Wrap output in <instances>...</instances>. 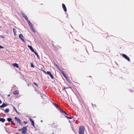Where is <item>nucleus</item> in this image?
I'll use <instances>...</instances> for the list:
<instances>
[{"label": "nucleus", "instance_id": "15", "mask_svg": "<svg viewBox=\"0 0 134 134\" xmlns=\"http://www.w3.org/2000/svg\"><path fill=\"white\" fill-rule=\"evenodd\" d=\"M30 27L31 28V30H32V31L33 32H35V31L33 27L32 26V25L30 26Z\"/></svg>", "mask_w": 134, "mask_h": 134}, {"label": "nucleus", "instance_id": "33", "mask_svg": "<svg viewBox=\"0 0 134 134\" xmlns=\"http://www.w3.org/2000/svg\"><path fill=\"white\" fill-rule=\"evenodd\" d=\"M54 104L55 106H57V105H56L55 103H54Z\"/></svg>", "mask_w": 134, "mask_h": 134}, {"label": "nucleus", "instance_id": "23", "mask_svg": "<svg viewBox=\"0 0 134 134\" xmlns=\"http://www.w3.org/2000/svg\"><path fill=\"white\" fill-rule=\"evenodd\" d=\"M31 67H32V68H34V65L32 63H31Z\"/></svg>", "mask_w": 134, "mask_h": 134}, {"label": "nucleus", "instance_id": "3", "mask_svg": "<svg viewBox=\"0 0 134 134\" xmlns=\"http://www.w3.org/2000/svg\"><path fill=\"white\" fill-rule=\"evenodd\" d=\"M19 38L22 41L24 42H25V40H24V37L23 35L22 34H20L19 35Z\"/></svg>", "mask_w": 134, "mask_h": 134}, {"label": "nucleus", "instance_id": "32", "mask_svg": "<svg viewBox=\"0 0 134 134\" xmlns=\"http://www.w3.org/2000/svg\"><path fill=\"white\" fill-rule=\"evenodd\" d=\"M34 84L36 85H37V83H34Z\"/></svg>", "mask_w": 134, "mask_h": 134}, {"label": "nucleus", "instance_id": "35", "mask_svg": "<svg viewBox=\"0 0 134 134\" xmlns=\"http://www.w3.org/2000/svg\"><path fill=\"white\" fill-rule=\"evenodd\" d=\"M43 72L45 73L46 74V72L44 71H43Z\"/></svg>", "mask_w": 134, "mask_h": 134}, {"label": "nucleus", "instance_id": "11", "mask_svg": "<svg viewBox=\"0 0 134 134\" xmlns=\"http://www.w3.org/2000/svg\"><path fill=\"white\" fill-rule=\"evenodd\" d=\"M30 120L31 123V125L34 126V121H33V120L31 118L30 119Z\"/></svg>", "mask_w": 134, "mask_h": 134}, {"label": "nucleus", "instance_id": "4", "mask_svg": "<svg viewBox=\"0 0 134 134\" xmlns=\"http://www.w3.org/2000/svg\"><path fill=\"white\" fill-rule=\"evenodd\" d=\"M122 56L123 57L125 58L127 60L129 61H130V59L129 57H128L126 55L123 54Z\"/></svg>", "mask_w": 134, "mask_h": 134}, {"label": "nucleus", "instance_id": "2", "mask_svg": "<svg viewBox=\"0 0 134 134\" xmlns=\"http://www.w3.org/2000/svg\"><path fill=\"white\" fill-rule=\"evenodd\" d=\"M22 133H26V132L27 131V128L26 127H23L22 129Z\"/></svg>", "mask_w": 134, "mask_h": 134}, {"label": "nucleus", "instance_id": "8", "mask_svg": "<svg viewBox=\"0 0 134 134\" xmlns=\"http://www.w3.org/2000/svg\"><path fill=\"white\" fill-rule=\"evenodd\" d=\"M13 66L14 67H16L17 68H19V67L18 64L16 63H13L12 64Z\"/></svg>", "mask_w": 134, "mask_h": 134}, {"label": "nucleus", "instance_id": "19", "mask_svg": "<svg viewBox=\"0 0 134 134\" xmlns=\"http://www.w3.org/2000/svg\"><path fill=\"white\" fill-rule=\"evenodd\" d=\"M27 21V23H28V24H29V25L30 26H30L32 25H31V22L30 21H29L28 20Z\"/></svg>", "mask_w": 134, "mask_h": 134}, {"label": "nucleus", "instance_id": "24", "mask_svg": "<svg viewBox=\"0 0 134 134\" xmlns=\"http://www.w3.org/2000/svg\"><path fill=\"white\" fill-rule=\"evenodd\" d=\"M66 117L68 119H72V117H68V116H66Z\"/></svg>", "mask_w": 134, "mask_h": 134}, {"label": "nucleus", "instance_id": "18", "mask_svg": "<svg viewBox=\"0 0 134 134\" xmlns=\"http://www.w3.org/2000/svg\"><path fill=\"white\" fill-rule=\"evenodd\" d=\"M7 120L9 122L11 121L12 120V119L11 118H8L7 119Z\"/></svg>", "mask_w": 134, "mask_h": 134}, {"label": "nucleus", "instance_id": "22", "mask_svg": "<svg viewBox=\"0 0 134 134\" xmlns=\"http://www.w3.org/2000/svg\"><path fill=\"white\" fill-rule=\"evenodd\" d=\"M3 105V107H6V106H7V105L6 104H5V103H3V104H2Z\"/></svg>", "mask_w": 134, "mask_h": 134}, {"label": "nucleus", "instance_id": "26", "mask_svg": "<svg viewBox=\"0 0 134 134\" xmlns=\"http://www.w3.org/2000/svg\"><path fill=\"white\" fill-rule=\"evenodd\" d=\"M60 111H61V110H60ZM62 111V112H63V113H65V114H66V115H67V113H66L64 111Z\"/></svg>", "mask_w": 134, "mask_h": 134}, {"label": "nucleus", "instance_id": "14", "mask_svg": "<svg viewBox=\"0 0 134 134\" xmlns=\"http://www.w3.org/2000/svg\"><path fill=\"white\" fill-rule=\"evenodd\" d=\"M5 119L2 118L0 119V121L3 122H4L5 121Z\"/></svg>", "mask_w": 134, "mask_h": 134}, {"label": "nucleus", "instance_id": "34", "mask_svg": "<svg viewBox=\"0 0 134 134\" xmlns=\"http://www.w3.org/2000/svg\"><path fill=\"white\" fill-rule=\"evenodd\" d=\"M19 131H21L22 130V129H19Z\"/></svg>", "mask_w": 134, "mask_h": 134}, {"label": "nucleus", "instance_id": "17", "mask_svg": "<svg viewBox=\"0 0 134 134\" xmlns=\"http://www.w3.org/2000/svg\"><path fill=\"white\" fill-rule=\"evenodd\" d=\"M9 111V110L8 108H7L5 110V111L6 113H8Z\"/></svg>", "mask_w": 134, "mask_h": 134}, {"label": "nucleus", "instance_id": "36", "mask_svg": "<svg viewBox=\"0 0 134 134\" xmlns=\"http://www.w3.org/2000/svg\"><path fill=\"white\" fill-rule=\"evenodd\" d=\"M1 114H0V118H1Z\"/></svg>", "mask_w": 134, "mask_h": 134}, {"label": "nucleus", "instance_id": "28", "mask_svg": "<svg viewBox=\"0 0 134 134\" xmlns=\"http://www.w3.org/2000/svg\"><path fill=\"white\" fill-rule=\"evenodd\" d=\"M1 38L3 39L4 38V37L3 36H1Z\"/></svg>", "mask_w": 134, "mask_h": 134}, {"label": "nucleus", "instance_id": "13", "mask_svg": "<svg viewBox=\"0 0 134 134\" xmlns=\"http://www.w3.org/2000/svg\"><path fill=\"white\" fill-rule=\"evenodd\" d=\"M13 31L14 35H15V36H16V29H14V28L13 29Z\"/></svg>", "mask_w": 134, "mask_h": 134}, {"label": "nucleus", "instance_id": "27", "mask_svg": "<svg viewBox=\"0 0 134 134\" xmlns=\"http://www.w3.org/2000/svg\"><path fill=\"white\" fill-rule=\"evenodd\" d=\"M12 125H15V124L13 122H12Z\"/></svg>", "mask_w": 134, "mask_h": 134}, {"label": "nucleus", "instance_id": "21", "mask_svg": "<svg viewBox=\"0 0 134 134\" xmlns=\"http://www.w3.org/2000/svg\"><path fill=\"white\" fill-rule=\"evenodd\" d=\"M34 53L37 55V58L38 59L39 58V55H38V54H37V53L36 52H35Z\"/></svg>", "mask_w": 134, "mask_h": 134}, {"label": "nucleus", "instance_id": "10", "mask_svg": "<svg viewBox=\"0 0 134 134\" xmlns=\"http://www.w3.org/2000/svg\"><path fill=\"white\" fill-rule=\"evenodd\" d=\"M62 74H63V76H64L65 77V78H66V80L68 81V79L67 78L66 76V75L63 72H62Z\"/></svg>", "mask_w": 134, "mask_h": 134}, {"label": "nucleus", "instance_id": "29", "mask_svg": "<svg viewBox=\"0 0 134 134\" xmlns=\"http://www.w3.org/2000/svg\"><path fill=\"white\" fill-rule=\"evenodd\" d=\"M24 124H26L27 123V122L26 121H24Z\"/></svg>", "mask_w": 134, "mask_h": 134}, {"label": "nucleus", "instance_id": "16", "mask_svg": "<svg viewBox=\"0 0 134 134\" xmlns=\"http://www.w3.org/2000/svg\"><path fill=\"white\" fill-rule=\"evenodd\" d=\"M19 92L18 91H16L13 92V94H18Z\"/></svg>", "mask_w": 134, "mask_h": 134}, {"label": "nucleus", "instance_id": "1", "mask_svg": "<svg viewBox=\"0 0 134 134\" xmlns=\"http://www.w3.org/2000/svg\"><path fill=\"white\" fill-rule=\"evenodd\" d=\"M85 128L83 126H80L79 133V134H84Z\"/></svg>", "mask_w": 134, "mask_h": 134}, {"label": "nucleus", "instance_id": "20", "mask_svg": "<svg viewBox=\"0 0 134 134\" xmlns=\"http://www.w3.org/2000/svg\"><path fill=\"white\" fill-rule=\"evenodd\" d=\"M13 108L16 111V112L17 113H19L18 112V111H17L16 109L15 108L14 106H13Z\"/></svg>", "mask_w": 134, "mask_h": 134}, {"label": "nucleus", "instance_id": "30", "mask_svg": "<svg viewBox=\"0 0 134 134\" xmlns=\"http://www.w3.org/2000/svg\"><path fill=\"white\" fill-rule=\"evenodd\" d=\"M0 107H1V108H3V105L2 104V105L0 106Z\"/></svg>", "mask_w": 134, "mask_h": 134}, {"label": "nucleus", "instance_id": "31", "mask_svg": "<svg viewBox=\"0 0 134 134\" xmlns=\"http://www.w3.org/2000/svg\"><path fill=\"white\" fill-rule=\"evenodd\" d=\"M2 103V102L1 101V100L0 99V104Z\"/></svg>", "mask_w": 134, "mask_h": 134}, {"label": "nucleus", "instance_id": "25", "mask_svg": "<svg viewBox=\"0 0 134 134\" xmlns=\"http://www.w3.org/2000/svg\"><path fill=\"white\" fill-rule=\"evenodd\" d=\"M4 48V47H2V46L0 45V49L3 48Z\"/></svg>", "mask_w": 134, "mask_h": 134}, {"label": "nucleus", "instance_id": "7", "mask_svg": "<svg viewBox=\"0 0 134 134\" xmlns=\"http://www.w3.org/2000/svg\"><path fill=\"white\" fill-rule=\"evenodd\" d=\"M47 73L51 76L52 78L53 79V77L50 72L47 71Z\"/></svg>", "mask_w": 134, "mask_h": 134}, {"label": "nucleus", "instance_id": "12", "mask_svg": "<svg viewBox=\"0 0 134 134\" xmlns=\"http://www.w3.org/2000/svg\"><path fill=\"white\" fill-rule=\"evenodd\" d=\"M22 16L23 17H24L25 18V19L26 20H27L28 18L25 14H23Z\"/></svg>", "mask_w": 134, "mask_h": 134}, {"label": "nucleus", "instance_id": "6", "mask_svg": "<svg viewBox=\"0 0 134 134\" xmlns=\"http://www.w3.org/2000/svg\"><path fill=\"white\" fill-rule=\"evenodd\" d=\"M28 47L30 48V49L31 50V51L33 52L34 53H35L36 52L34 50V49L32 48V47L31 46H28Z\"/></svg>", "mask_w": 134, "mask_h": 134}, {"label": "nucleus", "instance_id": "9", "mask_svg": "<svg viewBox=\"0 0 134 134\" xmlns=\"http://www.w3.org/2000/svg\"><path fill=\"white\" fill-rule=\"evenodd\" d=\"M62 5V7L63 8L65 12L66 11V8L65 6V5L64 4H63Z\"/></svg>", "mask_w": 134, "mask_h": 134}, {"label": "nucleus", "instance_id": "5", "mask_svg": "<svg viewBox=\"0 0 134 134\" xmlns=\"http://www.w3.org/2000/svg\"><path fill=\"white\" fill-rule=\"evenodd\" d=\"M14 119H15V121H17L18 123L20 124H21L20 120L19 118H18L17 117H15L14 118Z\"/></svg>", "mask_w": 134, "mask_h": 134}]
</instances>
